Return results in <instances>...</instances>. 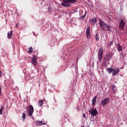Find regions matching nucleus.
Here are the masks:
<instances>
[{
  "label": "nucleus",
  "instance_id": "obj_1",
  "mask_svg": "<svg viewBox=\"0 0 127 127\" xmlns=\"http://www.w3.org/2000/svg\"><path fill=\"white\" fill-rule=\"evenodd\" d=\"M99 25L100 28L103 31L106 30L107 31H111V26L108 24H106L102 19H99Z\"/></svg>",
  "mask_w": 127,
  "mask_h": 127
},
{
  "label": "nucleus",
  "instance_id": "obj_2",
  "mask_svg": "<svg viewBox=\"0 0 127 127\" xmlns=\"http://www.w3.org/2000/svg\"><path fill=\"white\" fill-rule=\"evenodd\" d=\"M77 1L76 0H63V2L61 3L62 5L69 7L71 5L70 3H75Z\"/></svg>",
  "mask_w": 127,
  "mask_h": 127
},
{
  "label": "nucleus",
  "instance_id": "obj_3",
  "mask_svg": "<svg viewBox=\"0 0 127 127\" xmlns=\"http://www.w3.org/2000/svg\"><path fill=\"white\" fill-rule=\"evenodd\" d=\"M27 111L28 112L29 117H32L33 112H34L33 106H32V105H29V106L27 108Z\"/></svg>",
  "mask_w": 127,
  "mask_h": 127
},
{
  "label": "nucleus",
  "instance_id": "obj_4",
  "mask_svg": "<svg viewBox=\"0 0 127 127\" xmlns=\"http://www.w3.org/2000/svg\"><path fill=\"white\" fill-rule=\"evenodd\" d=\"M103 53H104V49H103V48H100L98 52V60L99 62L102 61V59L103 58Z\"/></svg>",
  "mask_w": 127,
  "mask_h": 127
},
{
  "label": "nucleus",
  "instance_id": "obj_5",
  "mask_svg": "<svg viewBox=\"0 0 127 127\" xmlns=\"http://www.w3.org/2000/svg\"><path fill=\"white\" fill-rule=\"evenodd\" d=\"M126 27V22L124 21V20L121 19L120 23L119 24V29L120 30H124Z\"/></svg>",
  "mask_w": 127,
  "mask_h": 127
},
{
  "label": "nucleus",
  "instance_id": "obj_6",
  "mask_svg": "<svg viewBox=\"0 0 127 127\" xmlns=\"http://www.w3.org/2000/svg\"><path fill=\"white\" fill-rule=\"evenodd\" d=\"M89 113L93 117H95L99 115V113H98V111L96 109L89 110Z\"/></svg>",
  "mask_w": 127,
  "mask_h": 127
},
{
  "label": "nucleus",
  "instance_id": "obj_7",
  "mask_svg": "<svg viewBox=\"0 0 127 127\" xmlns=\"http://www.w3.org/2000/svg\"><path fill=\"white\" fill-rule=\"evenodd\" d=\"M110 102V99H109L108 97L102 100L101 102V104L102 106V107H105L107 104Z\"/></svg>",
  "mask_w": 127,
  "mask_h": 127
},
{
  "label": "nucleus",
  "instance_id": "obj_8",
  "mask_svg": "<svg viewBox=\"0 0 127 127\" xmlns=\"http://www.w3.org/2000/svg\"><path fill=\"white\" fill-rule=\"evenodd\" d=\"M32 64L33 66H36L37 64V57L34 55L32 58Z\"/></svg>",
  "mask_w": 127,
  "mask_h": 127
},
{
  "label": "nucleus",
  "instance_id": "obj_9",
  "mask_svg": "<svg viewBox=\"0 0 127 127\" xmlns=\"http://www.w3.org/2000/svg\"><path fill=\"white\" fill-rule=\"evenodd\" d=\"M112 72V75L113 76H117V75H118L120 73V68H117L113 69Z\"/></svg>",
  "mask_w": 127,
  "mask_h": 127
},
{
  "label": "nucleus",
  "instance_id": "obj_10",
  "mask_svg": "<svg viewBox=\"0 0 127 127\" xmlns=\"http://www.w3.org/2000/svg\"><path fill=\"white\" fill-rule=\"evenodd\" d=\"M96 102H97V96H94V98L92 99V106H93V107H95L96 105Z\"/></svg>",
  "mask_w": 127,
  "mask_h": 127
},
{
  "label": "nucleus",
  "instance_id": "obj_11",
  "mask_svg": "<svg viewBox=\"0 0 127 127\" xmlns=\"http://www.w3.org/2000/svg\"><path fill=\"white\" fill-rule=\"evenodd\" d=\"M43 125H45V124H43V122L42 121H36V125L37 127H39V126H43Z\"/></svg>",
  "mask_w": 127,
  "mask_h": 127
},
{
  "label": "nucleus",
  "instance_id": "obj_12",
  "mask_svg": "<svg viewBox=\"0 0 127 127\" xmlns=\"http://www.w3.org/2000/svg\"><path fill=\"white\" fill-rule=\"evenodd\" d=\"M117 50L118 52H121L123 50V47L120 44H117Z\"/></svg>",
  "mask_w": 127,
  "mask_h": 127
},
{
  "label": "nucleus",
  "instance_id": "obj_13",
  "mask_svg": "<svg viewBox=\"0 0 127 127\" xmlns=\"http://www.w3.org/2000/svg\"><path fill=\"white\" fill-rule=\"evenodd\" d=\"M11 36H12V31H9L7 33V38L8 39H11Z\"/></svg>",
  "mask_w": 127,
  "mask_h": 127
},
{
  "label": "nucleus",
  "instance_id": "obj_14",
  "mask_svg": "<svg viewBox=\"0 0 127 127\" xmlns=\"http://www.w3.org/2000/svg\"><path fill=\"white\" fill-rule=\"evenodd\" d=\"M111 87H112V89L113 90V93H116V89L117 87H116V86H115L114 85H111Z\"/></svg>",
  "mask_w": 127,
  "mask_h": 127
},
{
  "label": "nucleus",
  "instance_id": "obj_15",
  "mask_svg": "<svg viewBox=\"0 0 127 127\" xmlns=\"http://www.w3.org/2000/svg\"><path fill=\"white\" fill-rule=\"evenodd\" d=\"M114 70V68H112V67L108 68H107V71L111 74Z\"/></svg>",
  "mask_w": 127,
  "mask_h": 127
},
{
  "label": "nucleus",
  "instance_id": "obj_16",
  "mask_svg": "<svg viewBox=\"0 0 127 127\" xmlns=\"http://www.w3.org/2000/svg\"><path fill=\"white\" fill-rule=\"evenodd\" d=\"M43 105V100H41L39 101V107H42Z\"/></svg>",
  "mask_w": 127,
  "mask_h": 127
},
{
  "label": "nucleus",
  "instance_id": "obj_17",
  "mask_svg": "<svg viewBox=\"0 0 127 127\" xmlns=\"http://www.w3.org/2000/svg\"><path fill=\"white\" fill-rule=\"evenodd\" d=\"M91 21H92V23H93V24H94V23L97 22V19L96 18H92L91 19Z\"/></svg>",
  "mask_w": 127,
  "mask_h": 127
},
{
  "label": "nucleus",
  "instance_id": "obj_18",
  "mask_svg": "<svg viewBox=\"0 0 127 127\" xmlns=\"http://www.w3.org/2000/svg\"><path fill=\"white\" fill-rule=\"evenodd\" d=\"M95 39L96 40L98 41L99 39H100V37L99 36V34H95Z\"/></svg>",
  "mask_w": 127,
  "mask_h": 127
},
{
  "label": "nucleus",
  "instance_id": "obj_19",
  "mask_svg": "<svg viewBox=\"0 0 127 127\" xmlns=\"http://www.w3.org/2000/svg\"><path fill=\"white\" fill-rule=\"evenodd\" d=\"M23 120L24 121V120H25V119H26V114H25V113H23L22 114V117Z\"/></svg>",
  "mask_w": 127,
  "mask_h": 127
},
{
  "label": "nucleus",
  "instance_id": "obj_20",
  "mask_svg": "<svg viewBox=\"0 0 127 127\" xmlns=\"http://www.w3.org/2000/svg\"><path fill=\"white\" fill-rule=\"evenodd\" d=\"M29 52L30 53H32L33 52V48H32V47H30L29 49Z\"/></svg>",
  "mask_w": 127,
  "mask_h": 127
},
{
  "label": "nucleus",
  "instance_id": "obj_21",
  "mask_svg": "<svg viewBox=\"0 0 127 127\" xmlns=\"http://www.w3.org/2000/svg\"><path fill=\"white\" fill-rule=\"evenodd\" d=\"M86 33V36L87 38H90L91 37V33Z\"/></svg>",
  "mask_w": 127,
  "mask_h": 127
},
{
  "label": "nucleus",
  "instance_id": "obj_22",
  "mask_svg": "<svg viewBox=\"0 0 127 127\" xmlns=\"http://www.w3.org/2000/svg\"><path fill=\"white\" fill-rule=\"evenodd\" d=\"M3 109H4V108H3V107H2L0 109V115H2V111H3Z\"/></svg>",
  "mask_w": 127,
  "mask_h": 127
},
{
  "label": "nucleus",
  "instance_id": "obj_23",
  "mask_svg": "<svg viewBox=\"0 0 127 127\" xmlns=\"http://www.w3.org/2000/svg\"><path fill=\"white\" fill-rule=\"evenodd\" d=\"M86 33H90V27L88 26L86 29Z\"/></svg>",
  "mask_w": 127,
  "mask_h": 127
},
{
  "label": "nucleus",
  "instance_id": "obj_24",
  "mask_svg": "<svg viewBox=\"0 0 127 127\" xmlns=\"http://www.w3.org/2000/svg\"><path fill=\"white\" fill-rule=\"evenodd\" d=\"M114 43V41H112L110 42V46H112L113 45V44Z\"/></svg>",
  "mask_w": 127,
  "mask_h": 127
},
{
  "label": "nucleus",
  "instance_id": "obj_25",
  "mask_svg": "<svg viewBox=\"0 0 127 127\" xmlns=\"http://www.w3.org/2000/svg\"><path fill=\"white\" fill-rule=\"evenodd\" d=\"M85 17H86V14L81 16V18L82 19L85 18Z\"/></svg>",
  "mask_w": 127,
  "mask_h": 127
},
{
  "label": "nucleus",
  "instance_id": "obj_26",
  "mask_svg": "<svg viewBox=\"0 0 127 127\" xmlns=\"http://www.w3.org/2000/svg\"><path fill=\"white\" fill-rule=\"evenodd\" d=\"M83 117L84 119H86V115L85 114V113H83Z\"/></svg>",
  "mask_w": 127,
  "mask_h": 127
},
{
  "label": "nucleus",
  "instance_id": "obj_27",
  "mask_svg": "<svg viewBox=\"0 0 127 127\" xmlns=\"http://www.w3.org/2000/svg\"><path fill=\"white\" fill-rule=\"evenodd\" d=\"M0 95H1V87L0 86Z\"/></svg>",
  "mask_w": 127,
  "mask_h": 127
},
{
  "label": "nucleus",
  "instance_id": "obj_28",
  "mask_svg": "<svg viewBox=\"0 0 127 127\" xmlns=\"http://www.w3.org/2000/svg\"><path fill=\"white\" fill-rule=\"evenodd\" d=\"M0 77H1V71L0 70Z\"/></svg>",
  "mask_w": 127,
  "mask_h": 127
},
{
  "label": "nucleus",
  "instance_id": "obj_29",
  "mask_svg": "<svg viewBox=\"0 0 127 127\" xmlns=\"http://www.w3.org/2000/svg\"><path fill=\"white\" fill-rule=\"evenodd\" d=\"M109 56H110V54H107V55H106V57H109Z\"/></svg>",
  "mask_w": 127,
  "mask_h": 127
},
{
  "label": "nucleus",
  "instance_id": "obj_30",
  "mask_svg": "<svg viewBox=\"0 0 127 127\" xmlns=\"http://www.w3.org/2000/svg\"><path fill=\"white\" fill-rule=\"evenodd\" d=\"M84 127V126H82V127Z\"/></svg>",
  "mask_w": 127,
  "mask_h": 127
},
{
  "label": "nucleus",
  "instance_id": "obj_31",
  "mask_svg": "<svg viewBox=\"0 0 127 127\" xmlns=\"http://www.w3.org/2000/svg\"><path fill=\"white\" fill-rule=\"evenodd\" d=\"M16 27H17V25H16Z\"/></svg>",
  "mask_w": 127,
  "mask_h": 127
}]
</instances>
